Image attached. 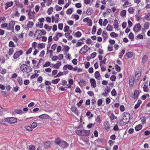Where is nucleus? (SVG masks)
Returning a JSON list of instances; mask_svg holds the SVG:
<instances>
[{"instance_id":"obj_1","label":"nucleus","mask_w":150,"mask_h":150,"mask_svg":"<svg viewBox=\"0 0 150 150\" xmlns=\"http://www.w3.org/2000/svg\"><path fill=\"white\" fill-rule=\"evenodd\" d=\"M20 70L23 73L28 74L32 71V68L26 64L21 65L20 67Z\"/></svg>"},{"instance_id":"obj_2","label":"nucleus","mask_w":150,"mask_h":150,"mask_svg":"<svg viewBox=\"0 0 150 150\" xmlns=\"http://www.w3.org/2000/svg\"><path fill=\"white\" fill-rule=\"evenodd\" d=\"M123 117L122 119H121L120 121L122 122V125H125L127 123L129 120V114L128 113L124 112L123 114Z\"/></svg>"},{"instance_id":"obj_3","label":"nucleus","mask_w":150,"mask_h":150,"mask_svg":"<svg viewBox=\"0 0 150 150\" xmlns=\"http://www.w3.org/2000/svg\"><path fill=\"white\" fill-rule=\"evenodd\" d=\"M76 133L79 136H87L90 134V131L84 129L77 130L76 131Z\"/></svg>"},{"instance_id":"obj_4","label":"nucleus","mask_w":150,"mask_h":150,"mask_svg":"<svg viewBox=\"0 0 150 150\" xmlns=\"http://www.w3.org/2000/svg\"><path fill=\"white\" fill-rule=\"evenodd\" d=\"M5 121L8 122L9 124H14L17 122V119L14 117H7L4 118Z\"/></svg>"},{"instance_id":"obj_5","label":"nucleus","mask_w":150,"mask_h":150,"mask_svg":"<svg viewBox=\"0 0 150 150\" xmlns=\"http://www.w3.org/2000/svg\"><path fill=\"white\" fill-rule=\"evenodd\" d=\"M142 28L140 24L138 23L135 25L133 28V30L135 33H138L141 30Z\"/></svg>"},{"instance_id":"obj_6","label":"nucleus","mask_w":150,"mask_h":150,"mask_svg":"<svg viewBox=\"0 0 150 150\" xmlns=\"http://www.w3.org/2000/svg\"><path fill=\"white\" fill-rule=\"evenodd\" d=\"M15 22L13 21H11L8 24L7 30H13L15 25Z\"/></svg>"},{"instance_id":"obj_7","label":"nucleus","mask_w":150,"mask_h":150,"mask_svg":"<svg viewBox=\"0 0 150 150\" xmlns=\"http://www.w3.org/2000/svg\"><path fill=\"white\" fill-rule=\"evenodd\" d=\"M88 50V47L86 45H85L80 49L79 53L83 54L86 53Z\"/></svg>"},{"instance_id":"obj_8","label":"nucleus","mask_w":150,"mask_h":150,"mask_svg":"<svg viewBox=\"0 0 150 150\" xmlns=\"http://www.w3.org/2000/svg\"><path fill=\"white\" fill-rule=\"evenodd\" d=\"M141 76V72L139 69H137L135 72L134 80H138Z\"/></svg>"},{"instance_id":"obj_9","label":"nucleus","mask_w":150,"mask_h":150,"mask_svg":"<svg viewBox=\"0 0 150 150\" xmlns=\"http://www.w3.org/2000/svg\"><path fill=\"white\" fill-rule=\"evenodd\" d=\"M23 53V51L21 50L16 52L13 55V58L15 59H17L19 56L22 55Z\"/></svg>"},{"instance_id":"obj_10","label":"nucleus","mask_w":150,"mask_h":150,"mask_svg":"<svg viewBox=\"0 0 150 150\" xmlns=\"http://www.w3.org/2000/svg\"><path fill=\"white\" fill-rule=\"evenodd\" d=\"M59 15L58 14H56L54 16H52V23L55 22V23H57L58 21V18Z\"/></svg>"},{"instance_id":"obj_11","label":"nucleus","mask_w":150,"mask_h":150,"mask_svg":"<svg viewBox=\"0 0 150 150\" xmlns=\"http://www.w3.org/2000/svg\"><path fill=\"white\" fill-rule=\"evenodd\" d=\"M69 145V144L65 141H62L60 143V146L62 148H66Z\"/></svg>"},{"instance_id":"obj_12","label":"nucleus","mask_w":150,"mask_h":150,"mask_svg":"<svg viewBox=\"0 0 150 150\" xmlns=\"http://www.w3.org/2000/svg\"><path fill=\"white\" fill-rule=\"evenodd\" d=\"M71 111L76 115H78L79 114V112L76 107L75 106H72L71 107Z\"/></svg>"},{"instance_id":"obj_13","label":"nucleus","mask_w":150,"mask_h":150,"mask_svg":"<svg viewBox=\"0 0 150 150\" xmlns=\"http://www.w3.org/2000/svg\"><path fill=\"white\" fill-rule=\"evenodd\" d=\"M67 69L69 70H71L73 69V67L70 64H67L64 65L63 68V70L65 71Z\"/></svg>"},{"instance_id":"obj_14","label":"nucleus","mask_w":150,"mask_h":150,"mask_svg":"<svg viewBox=\"0 0 150 150\" xmlns=\"http://www.w3.org/2000/svg\"><path fill=\"white\" fill-rule=\"evenodd\" d=\"M94 76L95 78L98 80H100L101 79V76L100 75L99 71H96L94 73Z\"/></svg>"},{"instance_id":"obj_15","label":"nucleus","mask_w":150,"mask_h":150,"mask_svg":"<svg viewBox=\"0 0 150 150\" xmlns=\"http://www.w3.org/2000/svg\"><path fill=\"white\" fill-rule=\"evenodd\" d=\"M38 117L42 120H44L49 119L50 118V116L47 114H44L40 115Z\"/></svg>"},{"instance_id":"obj_16","label":"nucleus","mask_w":150,"mask_h":150,"mask_svg":"<svg viewBox=\"0 0 150 150\" xmlns=\"http://www.w3.org/2000/svg\"><path fill=\"white\" fill-rule=\"evenodd\" d=\"M90 82L91 84V87L93 88H95L96 86V81L94 79H91L90 80Z\"/></svg>"},{"instance_id":"obj_17","label":"nucleus","mask_w":150,"mask_h":150,"mask_svg":"<svg viewBox=\"0 0 150 150\" xmlns=\"http://www.w3.org/2000/svg\"><path fill=\"white\" fill-rule=\"evenodd\" d=\"M68 84H67V86L66 87V88H70L71 87V85L73 84V81L72 79H69L68 81Z\"/></svg>"},{"instance_id":"obj_18","label":"nucleus","mask_w":150,"mask_h":150,"mask_svg":"<svg viewBox=\"0 0 150 150\" xmlns=\"http://www.w3.org/2000/svg\"><path fill=\"white\" fill-rule=\"evenodd\" d=\"M103 126L105 129L107 130H108L110 128V124L107 122H104Z\"/></svg>"},{"instance_id":"obj_19","label":"nucleus","mask_w":150,"mask_h":150,"mask_svg":"<svg viewBox=\"0 0 150 150\" xmlns=\"http://www.w3.org/2000/svg\"><path fill=\"white\" fill-rule=\"evenodd\" d=\"M42 35L41 30H37L34 34L35 36H37V38L36 39H37L38 38H40L41 37Z\"/></svg>"},{"instance_id":"obj_20","label":"nucleus","mask_w":150,"mask_h":150,"mask_svg":"<svg viewBox=\"0 0 150 150\" xmlns=\"http://www.w3.org/2000/svg\"><path fill=\"white\" fill-rule=\"evenodd\" d=\"M51 142L50 141H47L45 142L44 144V148L45 149H47L49 148L50 147Z\"/></svg>"},{"instance_id":"obj_21","label":"nucleus","mask_w":150,"mask_h":150,"mask_svg":"<svg viewBox=\"0 0 150 150\" xmlns=\"http://www.w3.org/2000/svg\"><path fill=\"white\" fill-rule=\"evenodd\" d=\"M113 25L115 29H117L118 28V23L117 20L115 19L114 21Z\"/></svg>"},{"instance_id":"obj_22","label":"nucleus","mask_w":150,"mask_h":150,"mask_svg":"<svg viewBox=\"0 0 150 150\" xmlns=\"http://www.w3.org/2000/svg\"><path fill=\"white\" fill-rule=\"evenodd\" d=\"M62 65L61 62L59 61L57 62L56 64H55L54 66V68L55 69H58Z\"/></svg>"},{"instance_id":"obj_23","label":"nucleus","mask_w":150,"mask_h":150,"mask_svg":"<svg viewBox=\"0 0 150 150\" xmlns=\"http://www.w3.org/2000/svg\"><path fill=\"white\" fill-rule=\"evenodd\" d=\"M13 2L12 1L6 3L5 4L6 6L5 7V9H7L8 7L11 6L13 5Z\"/></svg>"},{"instance_id":"obj_24","label":"nucleus","mask_w":150,"mask_h":150,"mask_svg":"<svg viewBox=\"0 0 150 150\" xmlns=\"http://www.w3.org/2000/svg\"><path fill=\"white\" fill-rule=\"evenodd\" d=\"M93 13V10L90 8H88L87 9L86 11V14L88 16L91 15Z\"/></svg>"},{"instance_id":"obj_25","label":"nucleus","mask_w":150,"mask_h":150,"mask_svg":"<svg viewBox=\"0 0 150 150\" xmlns=\"http://www.w3.org/2000/svg\"><path fill=\"white\" fill-rule=\"evenodd\" d=\"M17 80L18 82V83L20 85H23V79L21 77H18L17 79Z\"/></svg>"},{"instance_id":"obj_26","label":"nucleus","mask_w":150,"mask_h":150,"mask_svg":"<svg viewBox=\"0 0 150 150\" xmlns=\"http://www.w3.org/2000/svg\"><path fill=\"white\" fill-rule=\"evenodd\" d=\"M133 56V53L131 52H129L125 54V56L127 59H129L132 57Z\"/></svg>"},{"instance_id":"obj_27","label":"nucleus","mask_w":150,"mask_h":150,"mask_svg":"<svg viewBox=\"0 0 150 150\" xmlns=\"http://www.w3.org/2000/svg\"><path fill=\"white\" fill-rule=\"evenodd\" d=\"M44 28L47 31L49 32L51 30L52 27L49 26L47 24H45L44 26Z\"/></svg>"},{"instance_id":"obj_28","label":"nucleus","mask_w":150,"mask_h":150,"mask_svg":"<svg viewBox=\"0 0 150 150\" xmlns=\"http://www.w3.org/2000/svg\"><path fill=\"white\" fill-rule=\"evenodd\" d=\"M106 29L108 31H112L113 30V28L112 26L110 24H108L106 28Z\"/></svg>"},{"instance_id":"obj_29","label":"nucleus","mask_w":150,"mask_h":150,"mask_svg":"<svg viewBox=\"0 0 150 150\" xmlns=\"http://www.w3.org/2000/svg\"><path fill=\"white\" fill-rule=\"evenodd\" d=\"M62 141V140H61L58 137L55 139V142L56 144L59 145V146H60V143Z\"/></svg>"},{"instance_id":"obj_30","label":"nucleus","mask_w":150,"mask_h":150,"mask_svg":"<svg viewBox=\"0 0 150 150\" xmlns=\"http://www.w3.org/2000/svg\"><path fill=\"white\" fill-rule=\"evenodd\" d=\"M142 127V125L141 124H139L137 125L135 127L136 131H139L140 130Z\"/></svg>"},{"instance_id":"obj_31","label":"nucleus","mask_w":150,"mask_h":150,"mask_svg":"<svg viewBox=\"0 0 150 150\" xmlns=\"http://www.w3.org/2000/svg\"><path fill=\"white\" fill-rule=\"evenodd\" d=\"M134 10L135 9L134 8L130 7L128 8V11L130 14H133L134 13Z\"/></svg>"},{"instance_id":"obj_32","label":"nucleus","mask_w":150,"mask_h":150,"mask_svg":"<svg viewBox=\"0 0 150 150\" xmlns=\"http://www.w3.org/2000/svg\"><path fill=\"white\" fill-rule=\"evenodd\" d=\"M125 50L124 49H122L121 51L119 52V57L120 58H121L123 54H125Z\"/></svg>"},{"instance_id":"obj_33","label":"nucleus","mask_w":150,"mask_h":150,"mask_svg":"<svg viewBox=\"0 0 150 150\" xmlns=\"http://www.w3.org/2000/svg\"><path fill=\"white\" fill-rule=\"evenodd\" d=\"M70 48L68 46H65L64 47V48L63 49V50L64 52H65V53L66 52H68Z\"/></svg>"},{"instance_id":"obj_34","label":"nucleus","mask_w":150,"mask_h":150,"mask_svg":"<svg viewBox=\"0 0 150 150\" xmlns=\"http://www.w3.org/2000/svg\"><path fill=\"white\" fill-rule=\"evenodd\" d=\"M45 46V43H39L38 45V49H42L44 48Z\"/></svg>"},{"instance_id":"obj_35","label":"nucleus","mask_w":150,"mask_h":150,"mask_svg":"<svg viewBox=\"0 0 150 150\" xmlns=\"http://www.w3.org/2000/svg\"><path fill=\"white\" fill-rule=\"evenodd\" d=\"M60 80V79L59 78L56 79L52 80L51 82L54 84H57L59 81Z\"/></svg>"},{"instance_id":"obj_36","label":"nucleus","mask_w":150,"mask_h":150,"mask_svg":"<svg viewBox=\"0 0 150 150\" xmlns=\"http://www.w3.org/2000/svg\"><path fill=\"white\" fill-rule=\"evenodd\" d=\"M139 92L138 91H135L134 95V97H133V98L134 99L137 98L139 95Z\"/></svg>"},{"instance_id":"obj_37","label":"nucleus","mask_w":150,"mask_h":150,"mask_svg":"<svg viewBox=\"0 0 150 150\" xmlns=\"http://www.w3.org/2000/svg\"><path fill=\"white\" fill-rule=\"evenodd\" d=\"M34 25V23L32 21H29L27 24V26L28 28H32Z\"/></svg>"},{"instance_id":"obj_38","label":"nucleus","mask_w":150,"mask_h":150,"mask_svg":"<svg viewBox=\"0 0 150 150\" xmlns=\"http://www.w3.org/2000/svg\"><path fill=\"white\" fill-rule=\"evenodd\" d=\"M110 36L112 38H116L118 36V34L114 32H112L110 34Z\"/></svg>"},{"instance_id":"obj_39","label":"nucleus","mask_w":150,"mask_h":150,"mask_svg":"<svg viewBox=\"0 0 150 150\" xmlns=\"http://www.w3.org/2000/svg\"><path fill=\"white\" fill-rule=\"evenodd\" d=\"M53 8L52 7L48 8L47 11V13L49 15H50L51 14L53 11Z\"/></svg>"},{"instance_id":"obj_40","label":"nucleus","mask_w":150,"mask_h":150,"mask_svg":"<svg viewBox=\"0 0 150 150\" xmlns=\"http://www.w3.org/2000/svg\"><path fill=\"white\" fill-rule=\"evenodd\" d=\"M102 36L104 40H105L108 38V35L105 31H103L102 34Z\"/></svg>"},{"instance_id":"obj_41","label":"nucleus","mask_w":150,"mask_h":150,"mask_svg":"<svg viewBox=\"0 0 150 150\" xmlns=\"http://www.w3.org/2000/svg\"><path fill=\"white\" fill-rule=\"evenodd\" d=\"M82 34L81 32L79 31H77L74 34V36L76 37H80L81 36Z\"/></svg>"},{"instance_id":"obj_42","label":"nucleus","mask_w":150,"mask_h":150,"mask_svg":"<svg viewBox=\"0 0 150 150\" xmlns=\"http://www.w3.org/2000/svg\"><path fill=\"white\" fill-rule=\"evenodd\" d=\"M126 11L125 10L122 11L120 13V15L122 17H124L126 15Z\"/></svg>"},{"instance_id":"obj_43","label":"nucleus","mask_w":150,"mask_h":150,"mask_svg":"<svg viewBox=\"0 0 150 150\" xmlns=\"http://www.w3.org/2000/svg\"><path fill=\"white\" fill-rule=\"evenodd\" d=\"M143 91L144 92H148L149 89L148 88V87L145 84L144 85V86L143 87Z\"/></svg>"},{"instance_id":"obj_44","label":"nucleus","mask_w":150,"mask_h":150,"mask_svg":"<svg viewBox=\"0 0 150 150\" xmlns=\"http://www.w3.org/2000/svg\"><path fill=\"white\" fill-rule=\"evenodd\" d=\"M142 34H139L138 35H137V38L140 39H143V35H144V33H142Z\"/></svg>"},{"instance_id":"obj_45","label":"nucleus","mask_w":150,"mask_h":150,"mask_svg":"<svg viewBox=\"0 0 150 150\" xmlns=\"http://www.w3.org/2000/svg\"><path fill=\"white\" fill-rule=\"evenodd\" d=\"M8 46L10 47H15V45L13 41H10L8 44Z\"/></svg>"},{"instance_id":"obj_46","label":"nucleus","mask_w":150,"mask_h":150,"mask_svg":"<svg viewBox=\"0 0 150 150\" xmlns=\"http://www.w3.org/2000/svg\"><path fill=\"white\" fill-rule=\"evenodd\" d=\"M64 35L69 40H71L72 39L73 37L71 35H70L68 34H64Z\"/></svg>"},{"instance_id":"obj_47","label":"nucleus","mask_w":150,"mask_h":150,"mask_svg":"<svg viewBox=\"0 0 150 150\" xmlns=\"http://www.w3.org/2000/svg\"><path fill=\"white\" fill-rule=\"evenodd\" d=\"M37 43L35 42H33L32 44V45H31L32 47L34 49H36V48L37 47Z\"/></svg>"},{"instance_id":"obj_48","label":"nucleus","mask_w":150,"mask_h":150,"mask_svg":"<svg viewBox=\"0 0 150 150\" xmlns=\"http://www.w3.org/2000/svg\"><path fill=\"white\" fill-rule=\"evenodd\" d=\"M6 19L4 17H2L0 18V23H4L6 21Z\"/></svg>"},{"instance_id":"obj_49","label":"nucleus","mask_w":150,"mask_h":150,"mask_svg":"<svg viewBox=\"0 0 150 150\" xmlns=\"http://www.w3.org/2000/svg\"><path fill=\"white\" fill-rule=\"evenodd\" d=\"M147 59V57L146 56L144 55L142 58V61L143 63H144L146 61Z\"/></svg>"},{"instance_id":"obj_50","label":"nucleus","mask_w":150,"mask_h":150,"mask_svg":"<svg viewBox=\"0 0 150 150\" xmlns=\"http://www.w3.org/2000/svg\"><path fill=\"white\" fill-rule=\"evenodd\" d=\"M55 8L57 11H59L61 10L62 8V7L59 6L58 5H56L55 6Z\"/></svg>"},{"instance_id":"obj_51","label":"nucleus","mask_w":150,"mask_h":150,"mask_svg":"<svg viewBox=\"0 0 150 150\" xmlns=\"http://www.w3.org/2000/svg\"><path fill=\"white\" fill-rule=\"evenodd\" d=\"M72 12V9L71 8H69L67 11V13L69 15L71 14Z\"/></svg>"},{"instance_id":"obj_52","label":"nucleus","mask_w":150,"mask_h":150,"mask_svg":"<svg viewBox=\"0 0 150 150\" xmlns=\"http://www.w3.org/2000/svg\"><path fill=\"white\" fill-rule=\"evenodd\" d=\"M14 52V50L13 48H10L9 50L8 54L10 55H11L13 54Z\"/></svg>"},{"instance_id":"obj_53","label":"nucleus","mask_w":150,"mask_h":150,"mask_svg":"<svg viewBox=\"0 0 150 150\" xmlns=\"http://www.w3.org/2000/svg\"><path fill=\"white\" fill-rule=\"evenodd\" d=\"M37 122H33L31 125V127L32 128L34 129L37 126Z\"/></svg>"},{"instance_id":"obj_54","label":"nucleus","mask_w":150,"mask_h":150,"mask_svg":"<svg viewBox=\"0 0 150 150\" xmlns=\"http://www.w3.org/2000/svg\"><path fill=\"white\" fill-rule=\"evenodd\" d=\"M149 23L148 22H146L144 24V28L145 29L147 30L149 28Z\"/></svg>"},{"instance_id":"obj_55","label":"nucleus","mask_w":150,"mask_h":150,"mask_svg":"<svg viewBox=\"0 0 150 150\" xmlns=\"http://www.w3.org/2000/svg\"><path fill=\"white\" fill-rule=\"evenodd\" d=\"M146 118L145 116L143 117L141 120V122L143 124H146Z\"/></svg>"},{"instance_id":"obj_56","label":"nucleus","mask_w":150,"mask_h":150,"mask_svg":"<svg viewBox=\"0 0 150 150\" xmlns=\"http://www.w3.org/2000/svg\"><path fill=\"white\" fill-rule=\"evenodd\" d=\"M86 115L87 116H90V117H89V118H91L93 117V115L92 114H91V112L89 111L87 112Z\"/></svg>"},{"instance_id":"obj_57","label":"nucleus","mask_w":150,"mask_h":150,"mask_svg":"<svg viewBox=\"0 0 150 150\" xmlns=\"http://www.w3.org/2000/svg\"><path fill=\"white\" fill-rule=\"evenodd\" d=\"M8 26V23H4L2 24L1 25V28H6L7 29V27Z\"/></svg>"},{"instance_id":"obj_58","label":"nucleus","mask_w":150,"mask_h":150,"mask_svg":"<svg viewBox=\"0 0 150 150\" xmlns=\"http://www.w3.org/2000/svg\"><path fill=\"white\" fill-rule=\"evenodd\" d=\"M149 95L148 94L143 95L142 97V99L143 100H145L146 98H149Z\"/></svg>"},{"instance_id":"obj_59","label":"nucleus","mask_w":150,"mask_h":150,"mask_svg":"<svg viewBox=\"0 0 150 150\" xmlns=\"http://www.w3.org/2000/svg\"><path fill=\"white\" fill-rule=\"evenodd\" d=\"M51 64L50 62H47L43 65V67H47L49 66Z\"/></svg>"},{"instance_id":"obj_60","label":"nucleus","mask_w":150,"mask_h":150,"mask_svg":"<svg viewBox=\"0 0 150 150\" xmlns=\"http://www.w3.org/2000/svg\"><path fill=\"white\" fill-rule=\"evenodd\" d=\"M39 75L37 73H35L34 74L31 75L30 76V78L31 79H33L34 78H36L38 77V76Z\"/></svg>"},{"instance_id":"obj_61","label":"nucleus","mask_w":150,"mask_h":150,"mask_svg":"<svg viewBox=\"0 0 150 150\" xmlns=\"http://www.w3.org/2000/svg\"><path fill=\"white\" fill-rule=\"evenodd\" d=\"M111 94L112 96H115L116 95V92L115 89H113L111 92Z\"/></svg>"},{"instance_id":"obj_62","label":"nucleus","mask_w":150,"mask_h":150,"mask_svg":"<svg viewBox=\"0 0 150 150\" xmlns=\"http://www.w3.org/2000/svg\"><path fill=\"white\" fill-rule=\"evenodd\" d=\"M115 69L116 71L118 72H120L121 70V68L117 64H116L115 67Z\"/></svg>"},{"instance_id":"obj_63","label":"nucleus","mask_w":150,"mask_h":150,"mask_svg":"<svg viewBox=\"0 0 150 150\" xmlns=\"http://www.w3.org/2000/svg\"><path fill=\"white\" fill-rule=\"evenodd\" d=\"M52 0H47L46 2V5L47 6H49L50 5L52 4Z\"/></svg>"},{"instance_id":"obj_64","label":"nucleus","mask_w":150,"mask_h":150,"mask_svg":"<svg viewBox=\"0 0 150 150\" xmlns=\"http://www.w3.org/2000/svg\"><path fill=\"white\" fill-rule=\"evenodd\" d=\"M130 4V3L127 0L123 4V6L125 8H126L127 7L128 5H129Z\"/></svg>"}]
</instances>
